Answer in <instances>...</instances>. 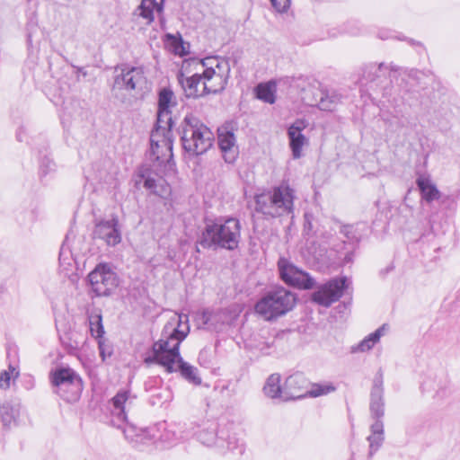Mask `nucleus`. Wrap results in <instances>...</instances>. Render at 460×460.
<instances>
[{
    "instance_id": "7c9ffc66",
    "label": "nucleus",
    "mask_w": 460,
    "mask_h": 460,
    "mask_svg": "<svg viewBox=\"0 0 460 460\" xmlns=\"http://www.w3.org/2000/svg\"><path fill=\"white\" fill-rule=\"evenodd\" d=\"M256 97L264 102L272 104L275 102L274 86L268 84H259L255 88Z\"/></svg>"
},
{
    "instance_id": "a878e982",
    "label": "nucleus",
    "mask_w": 460,
    "mask_h": 460,
    "mask_svg": "<svg viewBox=\"0 0 460 460\" xmlns=\"http://www.w3.org/2000/svg\"><path fill=\"white\" fill-rule=\"evenodd\" d=\"M416 183L420 190L421 197L425 201L429 203L440 198L439 190L428 177L420 176L417 179Z\"/></svg>"
},
{
    "instance_id": "72a5a7b5",
    "label": "nucleus",
    "mask_w": 460,
    "mask_h": 460,
    "mask_svg": "<svg viewBox=\"0 0 460 460\" xmlns=\"http://www.w3.org/2000/svg\"><path fill=\"white\" fill-rule=\"evenodd\" d=\"M222 450L237 451L238 454H243L244 451V445L242 440L236 438L235 435L228 436L225 438V447H219Z\"/></svg>"
},
{
    "instance_id": "79ce46f5",
    "label": "nucleus",
    "mask_w": 460,
    "mask_h": 460,
    "mask_svg": "<svg viewBox=\"0 0 460 460\" xmlns=\"http://www.w3.org/2000/svg\"><path fill=\"white\" fill-rule=\"evenodd\" d=\"M313 231V224L311 221V217L308 214L305 215V223H304V234L310 235Z\"/></svg>"
},
{
    "instance_id": "6e6552de",
    "label": "nucleus",
    "mask_w": 460,
    "mask_h": 460,
    "mask_svg": "<svg viewBox=\"0 0 460 460\" xmlns=\"http://www.w3.org/2000/svg\"><path fill=\"white\" fill-rule=\"evenodd\" d=\"M91 290L97 296H111L119 286L118 275L106 263L98 264L88 275Z\"/></svg>"
},
{
    "instance_id": "3c124183",
    "label": "nucleus",
    "mask_w": 460,
    "mask_h": 460,
    "mask_svg": "<svg viewBox=\"0 0 460 460\" xmlns=\"http://www.w3.org/2000/svg\"><path fill=\"white\" fill-rule=\"evenodd\" d=\"M124 433H125V437H126V438H128V434H127V431H126V430H124Z\"/></svg>"
},
{
    "instance_id": "49530a36",
    "label": "nucleus",
    "mask_w": 460,
    "mask_h": 460,
    "mask_svg": "<svg viewBox=\"0 0 460 460\" xmlns=\"http://www.w3.org/2000/svg\"><path fill=\"white\" fill-rule=\"evenodd\" d=\"M348 229H349V226H344L343 229L341 230V232L344 233L346 235H348V234H349Z\"/></svg>"
},
{
    "instance_id": "c9c22d12",
    "label": "nucleus",
    "mask_w": 460,
    "mask_h": 460,
    "mask_svg": "<svg viewBox=\"0 0 460 460\" xmlns=\"http://www.w3.org/2000/svg\"><path fill=\"white\" fill-rule=\"evenodd\" d=\"M448 382L445 376H439L434 384H426V385L435 392L434 396L443 397L446 394Z\"/></svg>"
},
{
    "instance_id": "8fccbe9b",
    "label": "nucleus",
    "mask_w": 460,
    "mask_h": 460,
    "mask_svg": "<svg viewBox=\"0 0 460 460\" xmlns=\"http://www.w3.org/2000/svg\"><path fill=\"white\" fill-rule=\"evenodd\" d=\"M17 138H18L19 141H22V139L20 138V135L19 134L17 135Z\"/></svg>"
},
{
    "instance_id": "4be33fe9",
    "label": "nucleus",
    "mask_w": 460,
    "mask_h": 460,
    "mask_svg": "<svg viewBox=\"0 0 460 460\" xmlns=\"http://www.w3.org/2000/svg\"><path fill=\"white\" fill-rule=\"evenodd\" d=\"M164 0H142L134 13L146 20V24H151L155 20L154 11L161 13L164 10Z\"/></svg>"
},
{
    "instance_id": "a211bd4d",
    "label": "nucleus",
    "mask_w": 460,
    "mask_h": 460,
    "mask_svg": "<svg viewBox=\"0 0 460 460\" xmlns=\"http://www.w3.org/2000/svg\"><path fill=\"white\" fill-rule=\"evenodd\" d=\"M136 399L137 397L128 390L119 391L111 399L112 415L120 422L126 421L127 412L132 409Z\"/></svg>"
},
{
    "instance_id": "ddd939ff",
    "label": "nucleus",
    "mask_w": 460,
    "mask_h": 460,
    "mask_svg": "<svg viewBox=\"0 0 460 460\" xmlns=\"http://www.w3.org/2000/svg\"><path fill=\"white\" fill-rule=\"evenodd\" d=\"M93 235L94 239L102 240L109 246H115L121 242V232L119 227V219L113 217L110 220H102L94 226Z\"/></svg>"
},
{
    "instance_id": "5701e85b",
    "label": "nucleus",
    "mask_w": 460,
    "mask_h": 460,
    "mask_svg": "<svg viewBox=\"0 0 460 460\" xmlns=\"http://www.w3.org/2000/svg\"><path fill=\"white\" fill-rule=\"evenodd\" d=\"M172 370H166L168 373L180 372L181 376L190 383L199 385L201 384V378L199 376L197 367L185 362L181 357L175 360Z\"/></svg>"
},
{
    "instance_id": "393cba45",
    "label": "nucleus",
    "mask_w": 460,
    "mask_h": 460,
    "mask_svg": "<svg viewBox=\"0 0 460 460\" xmlns=\"http://www.w3.org/2000/svg\"><path fill=\"white\" fill-rule=\"evenodd\" d=\"M321 98L320 110L332 111L342 101V94L337 90L324 89L323 93H317Z\"/></svg>"
},
{
    "instance_id": "f257e3e1",
    "label": "nucleus",
    "mask_w": 460,
    "mask_h": 460,
    "mask_svg": "<svg viewBox=\"0 0 460 460\" xmlns=\"http://www.w3.org/2000/svg\"><path fill=\"white\" fill-rule=\"evenodd\" d=\"M190 332L189 317L173 314L164 325L161 338L153 344L154 361L165 370H172L181 355L179 348Z\"/></svg>"
},
{
    "instance_id": "c756f323",
    "label": "nucleus",
    "mask_w": 460,
    "mask_h": 460,
    "mask_svg": "<svg viewBox=\"0 0 460 460\" xmlns=\"http://www.w3.org/2000/svg\"><path fill=\"white\" fill-rule=\"evenodd\" d=\"M323 90L314 85L308 86V88L303 91V102L309 106H316L320 109L321 98L317 93H323Z\"/></svg>"
},
{
    "instance_id": "e433bc0d",
    "label": "nucleus",
    "mask_w": 460,
    "mask_h": 460,
    "mask_svg": "<svg viewBox=\"0 0 460 460\" xmlns=\"http://www.w3.org/2000/svg\"><path fill=\"white\" fill-rule=\"evenodd\" d=\"M154 194L161 197V198H167L171 193V187L168 185L164 180L159 179V184L158 187L155 188V190L153 192Z\"/></svg>"
},
{
    "instance_id": "9d476101",
    "label": "nucleus",
    "mask_w": 460,
    "mask_h": 460,
    "mask_svg": "<svg viewBox=\"0 0 460 460\" xmlns=\"http://www.w3.org/2000/svg\"><path fill=\"white\" fill-rule=\"evenodd\" d=\"M147 80L142 66L124 67L114 77L113 89L141 93L146 88Z\"/></svg>"
},
{
    "instance_id": "7ed1b4c3",
    "label": "nucleus",
    "mask_w": 460,
    "mask_h": 460,
    "mask_svg": "<svg viewBox=\"0 0 460 460\" xmlns=\"http://www.w3.org/2000/svg\"><path fill=\"white\" fill-rule=\"evenodd\" d=\"M296 191L287 182L266 190L254 197L255 211L266 219L293 217Z\"/></svg>"
},
{
    "instance_id": "0eeeda50",
    "label": "nucleus",
    "mask_w": 460,
    "mask_h": 460,
    "mask_svg": "<svg viewBox=\"0 0 460 460\" xmlns=\"http://www.w3.org/2000/svg\"><path fill=\"white\" fill-rule=\"evenodd\" d=\"M54 393L67 402L79 400L83 391V381L79 375L69 367H58L51 375Z\"/></svg>"
},
{
    "instance_id": "2eb2a0df",
    "label": "nucleus",
    "mask_w": 460,
    "mask_h": 460,
    "mask_svg": "<svg viewBox=\"0 0 460 460\" xmlns=\"http://www.w3.org/2000/svg\"><path fill=\"white\" fill-rule=\"evenodd\" d=\"M218 425L215 420H203L197 425L195 435L198 440L207 447H225V438L218 436Z\"/></svg>"
},
{
    "instance_id": "c85d7f7f",
    "label": "nucleus",
    "mask_w": 460,
    "mask_h": 460,
    "mask_svg": "<svg viewBox=\"0 0 460 460\" xmlns=\"http://www.w3.org/2000/svg\"><path fill=\"white\" fill-rule=\"evenodd\" d=\"M263 391L270 398H283V390L280 386V376L279 374L270 375L266 381Z\"/></svg>"
},
{
    "instance_id": "bb28decb",
    "label": "nucleus",
    "mask_w": 460,
    "mask_h": 460,
    "mask_svg": "<svg viewBox=\"0 0 460 460\" xmlns=\"http://www.w3.org/2000/svg\"><path fill=\"white\" fill-rule=\"evenodd\" d=\"M387 329L388 325L385 323L383 324L361 341L353 351L366 352L370 350L380 341V338L385 334Z\"/></svg>"
},
{
    "instance_id": "412c9836",
    "label": "nucleus",
    "mask_w": 460,
    "mask_h": 460,
    "mask_svg": "<svg viewBox=\"0 0 460 460\" xmlns=\"http://www.w3.org/2000/svg\"><path fill=\"white\" fill-rule=\"evenodd\" d=\"M21 414V403L16 401L4 402L0 406L1 420L4 428L11 429L18 425Z\"/></svg>"
},
{
    "instance_id": "09e8293b",
    "label": "nucleus",
    "mask_w": 460,
    "mask_h": 460,
    "mask_svg": "<svg viewBox=\"0 0 460 460\" xmlns=\"http://www.w3.org/2000/svg\"><path fill=\"white\" fill-rule=\"evenodd\" d=\"M379 37H380L381 39H383V40H385V39H387V38H388V36H383V35H381V34L379 35Z\"/></svg>"
},
{
    "instance_id": "ea45409f",
    "label": "nucleus",
    "mask_w": 460,
    "mask_h": 460,
    "mask_svg": "<svg viewBox=\"0 0 460 460\" xmlns=\"http://www.w3.org/2000/svg\"><path fill=\"white\" fill-rule=\"evenodd\" d=\"M272 6L279 13L286 12L289 5L290 0H270Z\"/></svg>"
},
{
    "instance_id": "6ab92c4d",
    "label": "nucleus",
    "mask_w": 460,
    "mask_h": 460,
    "mask_svg": "<svg viewBox=\"0 0 460 460\" xmlns=\"http://www.w3.org/2000/svg\"><path fill=\"white\" fill-rule=\"evenodd\" d=\"M306 128V122L303 119H296L288 129L289 146L292 155L298 159L302 155V148L307 143V139L302 131Z\"/></svg>"
},
{
    "instance_id": "a18cd8bd",
    "label": "nucleus",
    "mask_w": 460,
    "mask_h": 460,
    "mask_svg": "<svg viewBox=\"0 0 460 460\" xmlns=\"http://www.w3.org/2000/svg\"><path fill=\"white\" fill-rule=\"evenodd\" d=\"M98 343H99L101 356L104 358V354L106 352V349H104L103 342L102 341V340H99Z\"/></svg>"
},
{
    "instance_id": "39448f33",
    "label": "nucleus",
    "mask_w": 460,
    "mask_h": 460,
    "mask_svg": "<svg viewBox=\"0 0 460 460\" xmlns=\"http://www.w3.org/2000/svg\"><path fill=\"white\" fill-rule=\"evenodd\" d=\"M296 302V295L283 287L267 291L255 305V311L265 320L271 321L291 311Z\"/></svg>"
},
{
    "instance_id": "37998d69",
    "label": "nucleus",
    "mask_w": 460,
    "mask_h": 460,
    "mask_svg": "<svg viewBox=\"0 0 460 460\" xmlns=\"http://www.w3.org/2000/svg\"><path fill=\"white\" fill-rule=\"evenodd\" d=\"M403 74H407V76H408L409 80H411V81H417L419 78L418 77L419 71H417V70H413V69H411L410 71L404 70Z\"/></svg>"
},
{
    "instance_id": "4468645a",
    "label": "nucleus",
    "mask_w": 460,
    "mask_h": 460,
    "mask_svg": "<svg viewBox=\"0 0 460 460\" xmlns=\"http://www.w3.org/2000/svg\"><path fill=\"white\" fill-rule=\"evenodd\" d=\"M383 372L381 369L376 374L370 393L369 410L371 418L375 421L382 420L385 415V400L383 386Z\"/></svg>"
},
{
    "instance_id": "9b49d317",
    "label": "nucleus",
    "mask_w": 460,
    "mask_h": 460,
    "mask_svg": "<svg viewBox=\"0 0 460 460\" xmlns=\"http://www.w3.org/2000/svg\"><path fill=\"white\" fill-rule=\"evenodd\" d=\"M278 269L280 279L289 286L300 289H311L315 285L314 279L307 272L298 269L285 258L279 260Z\"/></svg>"
},
{
    "instance_id": "f03ea898",
    "label": "nucleus",
    "mask_w": 460,
    "mask_h": 460,
    "mask_svg": "<svg viewBox=\"0 0 460 460\" xmlns=\"http://www.w3.org/2000/svg\"><path fill=\"white\" fill-rule=\"evenodd\" d=\"M241 238V224L234 217L207 220L198 243L204 249L234 251Z\"/></svg>"
},
{
    "instance_id": "cd10ccee",
    "label": "nucleus",
    "mask_w": 460,
    "mask_h": 460,
    "mask_svg": "<svg viewBox=\"0 0 460 460\" xmlns=\"http://www.w3.org/2000/svg\"><path fill=\"white\" fill-rule=\"evenodd\" d=\"M306 384V379L303 374L295 373L286 379L284 390L288 391L293 398L300 397L299 394H296V392L305 388Z\"/></svg>"
},
{
    "instance_id": "20e7f679",
    "label": "nucleus",
    "mask_w": 460,
    "mask_h": 460,
    "mask_svg": "<svg viewBox=\"0 0 460 460\" xmlns=\"http://www.w3.org/2000/svg\"><path fill=\"white\" fill-rule=\"evenodd\" d=\"M180 134L182 147L190 155L205 154L212 147L215 140L210 128L191 114L184 117L180 126Z\"/></svg>"
},
{
    "instance_id": "dca6fc26",
    "label": "nucleus",
    "mask_w": 460,
    "mask_h": 460,
    "mask_svg": "<svg viewBox=\"0 0 460 460\" xmlns=\"http://www.w3.org/2000/svg\"><path fill=\"white\" fill-rule=\"evenodd\" d=\"M217 140L225 162L233 164L238 155V146L234 132L227 126H222L217 129Z\"/></svg>"
},
{
    "instance_id": "b1692460",
    "label": "nucleus",
    "mask_w": 460,
    "mask_h": 460,
    "mask_svg": "<svg viewBox=\"0 0 460 460\" xmlns=\"http://www.w3.org/2000/svg\"><path fill=\"white\" fill-rule=\"evenodd\" d=\"M370 431L371 434L367 438L369 442L368 457H372L378 451L385 440L383 420L374 421L370 426Z\"/></svg>"
},
{
    "instance_id": "473e14b6",
    "label": "nucleus",
    "mask_w": 460,
    "mask_h": 460,
    "mask_svg": "<svg viewBox=\"0 0 460 460\" xmlns=\"http://www.w3.org/2000/svg\"><path fill=\"white\" fill-rule=\"evenodd\" d=\"M336 390V387L332 383H319L313 384L308 394L311 397H318L328 394Z\"/></svg>"
},
{
    "instance_id": "de8ad7c7",
    "label": "nucleus",
    "mask_w": 460,
    "mask_h": 460,
    "mask_svg": "<svg viewBox=\"0 0 460 460\" xmlns=\"http://www.w3.org/2000/svg\"><path fill=\"white\" fill-rule=\"evenodd\" d=\"M78 346H79L78 342H75V345H71V347H72L73 349H77V348H78Z\"/></svg>"
},
{
    "instance_id": "423d86ee",
    "label": "nucleus",
    "mask_w": 460,
    "mask_h": 460,
    "mask_svg": "<svg viewBox=\"0 0 460 460\" xmlns=\"http://www.w3.org/2000/svg\"><path fill=\"white\" fill-rule=\"evenodd\" d=\"M201 66L205 94L223 91L227 84L230 72L228 62L220 60L217 57H208L201 60Z\"/></svg>"
},
{
    "instance_id": "4c0bfd02",
    "label": "nucleus",
    "mask_w": 460,
    "mask_h": 460,
    "mask_svg": "<svg viewBox=\"0 0 460 460\" xmlns=\"http://www.w3.org/2000/svg\"><path fill=\"white\" fill-rule=\"evenodd\" d=\"M56 168L55 163L49 157H44L40 165V173L44 176L51 172H54Z\"/></svg>"
},
{
    "instance_id": "2f4dec72",
    "label": "nucleus",
    "mask_w": 460,
    "mask_h": 460,
    "mask_svg": "<svg viewBox=\"0 0 460 460\" xmlns=\"http://www.w3.org/2000/svg\"><path fill=\"white\" fill-rule=\"evenodd\" d=\"M89 324L92 335L94 338L101 340L104 334L102 315L100 314L90 315Z\"/></svg>"
},
{
    "instance_id": "f8f14e48",
    "label": "nucleus",
    "mask_w": 460,
    "mask_h": 460,
    "mask_svg": "<svg viewBox=\"0 0 460 460\" xmlns=\"http://www.w3.org/2000/svg\"><path fill=\"white\" fill-rule=\"evenodd\" d=\"M349 282L346 277L332 279L321 285L312 294V300L322 306L329 307L340 299L343 292L349 288Z\"/></svg>"
},
{
    "instance_id": "aec40b11",
    "label": "nucleus",
    "mask_w": 460,
    "mask_h": 460,
    "mask_svg": "<svg viewBox=\"0 0 460 460\" xmlns=\"http://www.w3.org/2000/svg\"><path fill=\"white\" fill-rule=\"evenodd\" d=\"M178 81L186 97L198 98L205 94L201 74L196 73L190 76H185L183 73H180Z\"/></svg>"
},
{
    "instance_id": "a19ab883",
    "label": "nucleus",
    "mask_w": 460,
    "mask_h": 460,
    "mask_svg": "<svg viewBox=\"0 0 460 460\" xmlns=\"http://www.w3.org/2000/svg\"><path fill=\"white\" fill-rule=\"evenodd\" d=\"M159 180L156 181L154 178L147 177L144 181V187L147 190H150L152 192L158 187Z\"/></svg>"
},
{
    "instance_id": "58836bf2",
    "label": "nucleus",
    "mask_w": 460,
    "mask_h": 460,
    "mask_svg": "<svg viewBox=\"0 0 460 460\" xmlns=\"http://www.w3.org/2000/svg\"><path fill=\"white\" fill-rule=\"evenodd\" d=\"M385 68L390 70V76H392L391 73H395L399 70H402L400 67H398L397 66H395L394 64L385 66L384 63H380L377 66L376 65H370L368 66V69L370 70V72L374 71L375 73H376L378 71L381 72Z\"/></svg>"
},
{
    "instance_id": "f704fd0d",
    "label": "nucleus",
    "mask_w": 460,
    "mask_h": 460,
    "mask_svg": "<svg viewBox=\"0 0 460 460\" xmlns=\"http://www.w3.org/2000/svg\"><path fill=\"white\" fill-rule=\"evenodd\" d=\"M19 376V372L16 368L10 365L8 370H4L0 375V388L8 389L10 387V382L12 378H16Z\"/></svg>"
},
{
    "instance_id": "f3484780",
    "label": "nucleus",
    "mask_w": 460,
    "mask_h": 460,
    "mask_svg": "<svg viewBox=\"0 0 460 460\" xmlns=\"http://www.w3.org/2000/svg\"><path fill=\"white\" fill-rule=\"evenodd\" d=\"M173 93L168 88H164L159 93L157 121L155 126L172 128L173 121L170 108L175 105L172 102Z\"/></svg>"
},
{
    "instance_id": "1a4fd4ad",
    "label": "nucleus",
    "mask_w": 460,
    "mask_h": 460,
    "mask_svg": "<svg viewBox=\"0 0 460 460\" xmlns=\"http://www.w3.org/2000/svg\"><path fill=\"white\" fill-rule=\"evenodd\" d=\"M150 155L155 161L159 164L169 162L172 158V128L155 126L150 136Z\"/></svg>"
},
{
    "instance_id": "c03bdc74",
    "label": "nucleus",
    "mask_w": 460,
    "mask_h": 460,
    "mask_svg": "<svg viewBox=\"0 0 460 460\" xmlns=\"http://www.w3.org/2000/svg\"><path fill=\"white\" fill-rule=\"evenodd\" d=\"M210 316H211V314L209 312H204L203 314H202V319H203V322L205 324H208V322L210 321Z\"/></svg>"
}]
</instances>
